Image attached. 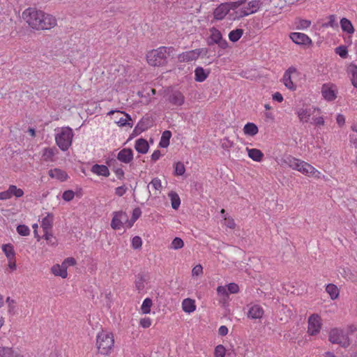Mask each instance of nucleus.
I'll list each match as a JSON object with an SVG mask.
<instances>
[{
	"mask_svg": "<svg viewBox=\"0 0 357 357\" xmlns=\"http://www.w3.org/2000/svg\"><path fill=\"white\" fill-rule=\"evenodd\" d=\"M22 17L35 30H49L56 25V20L54 16L34 8L24 10Z\"/></svg>",
	"mask_w": 357,
	"mask_h": 357,
	"instance_id": "1",
	"label": "nucleus"
},
{
	"mask_svg": "<svg viewBox=\"0 0 357 357\" xmlns=\"http://www.w3.org/2000/svg\"><path fill=\"white\" fill-rule=\"evenodd\" d=\"M175 53L176 50L173 47H160L149 52L146 54V60L151 66H160L166 64L168 57Z\"/></svg>",
	"mask_w": 357,
	"mask_h": 357,
	"instance_id": "2",
	"label": "nucleus"
},
{
	"mask_svg": "<svg viewBox=\"0 0 357 357\" xmlns=\"http://www.w3.org/2000/svg\"><path fill=\"white\" fill-rule=\"evenodd\" d=\"M74 133L68 126L59 128L55 130V142L61 151H67L72 144Z\"/></svg>",
	"mask_w": 357,
	"mask_h": 357,
	"instance_id": "3",
	"label": "nucleus"
},
{
	"mask_svg": "<svg viewBox=\"0 0 357 357\" xmlns=\"http://www.w3.org/2000/svg\"><path fill=\"white\" fill-rule=\"evenodd\" d=\"M113 334L107 331L98 333L96 337V346L98 352L102 355H108L114 347Z\"/></svg>",
	"mask_w": 357,
	"mask_h": 357,
	"instance_id": "4",
	"label": "nucleus"
},
{
	"mask_svg": "<svg viewBox=\"0 0 357 357\" xmlns=\"http://www.w3.org/2000/svg\"><path fill=\"white\" fill-rule=\"evenodd\" d=\"M301 73L293 66L289 67L284 73L282 82L284 85L291 91L296 89V82L298 80Z\"/></svg>",
	"mask_w": 357,
	"mask_h": 357,
	"instance_id": "5",
	"label": "nucleus"
},
{
	"mask_svg": "<svg viewBox=\"0 0 357 357\" xmlns=\"http://www.w3.org/2000/svg\"><path fill=\"white\" fill-rule=\"evenodd\" d=\"M329 341L333 344H337L343 347L350 344V340L347 334L340 328H333L329 333Z\"/></svg>",
	"mask_w": 357,
	"mask_h": 357,
	"instance_id": "6",
	"label": "nucleus"
},
{
	"mask_svg": "<svg viewBox=\"0 0 357 357\" xmlns=\"http://www.w3.org/2000/svg\"><path fill=\"white\" fill-rule=\"evenodd\" d=\"M322 328V319L318 314H312L308 317L307 331L309 335H318Z\"/></svg>",
	"mask_w": 357,
	"mask_h": 357,
	"instance_id": "7",
	"label": "nucleus"
},
{
	"mask_svg": "<svg viewBox=\"0 0 357 357\" xmlns=\"http://www.w3.org/2000/svg\"><path fill=\"white\" fill-rule=\"evenodd\" d=\"M207 44L210 46L216 44L224 50L228 47V43L226 40L223 39L221 32L215 27L210 29V36Z\"/></svg>",
	"mask_w": 357,
	"mask_h": 357,
	"instance_id": "8",
	"label": "nucleus"
},
{
	"mask_svg": "<svg viewBox=\"0 0 357 357\" xmlns=\"http://www.w3.org/2000/svg\"><path fill=\"white\" fill-rule=\"evenodd\" d=\"M239 5V1L220 4L213 12L214 18L218 20H222L229 10L237 9Z\"/></svg>",
	"mask_w": 357,
	"mask_h": 357,
	"instance_id": "9",
	"label": "nucleus"
},
{
	"mask_svg": "<svg viewBox=\"0 0 357 357\" xmlns=\"http://www.w3.org/2000/svg\"><path fill=\"white\" fill-rule=\"evenodd\" d=\"M321 93L323 98L328 101L331 102L335 100L337 97L338 89L337 86L331 82L325 83L322 85Z\"/></svg>",
	"mask_w": 357,
	"mask_h": 357,
	"instance_id": "10",
	"label": "nucleus"
},
{
	"mask_svg": "<svg viewBox=\"0 0 357 357\" xmlns=\"http://www.w3.org/2000/svg\"><path fill=\"white\" fill-rule=\"evenodd\" d=\"M208 50L206 48H199L193 50L183 52L178 56V60L180 62H189L197 60L200 55H206Z\"/></svg>",
	"mask_w": 357,
	"mask_h": 357,
	"instance_id": "11",
	"label": "nucleus"
},
{
	"mask_svg": "<svg viewBox=\"0 0 357 357\" xmlns=\"http://www.w3.org/2000/svg\"><path fill=\"white\" fill-rule=\"evenodd\" d=\"M317 111L319 112V109L314 107L303 105L296 110V114L300 122L305 123L310 121L311 116L314 115Z\"/></svg>",
	"mask_w": 357,
	"mask_h": 357,
	"instance_id": "12",
	"label": "nucleus"
},
{
	"mask_svg": "<svg viewBox=\"0 0 357 357\" xmlns=\"http://www.w3.org/2000/svg\"><path fill=\"white\" fill-rule=\"evenodd\" d=\"M239 8L241 17L246 16L252 14L257 11L260 6V2L257 0L249 1L248 3H241L239 2Z\"/></svg>",
	"mask_w": 357,
	"mask_h": 357,
	"instance_id": "13",
	"label": "nucleus"
},
{
	"mask_svg": "<svg viewBox=\"0 0 357 357\" xmlns=\"http://www.w3.org/2000/svg\"><path fill=\"white\" fill-rule=\"evenodd\" d=\"M297 171L307 176H312L317 178H319L321 175V173L319 171L310 164L303 160H301L300 162L298 169Z\"/></svg>",
	"mask_w": 357,
	"mask_h": 357,
	"instance_id": "14",
	"label": "nucleus"
},
{
	"mask_svg": "<svg viewBox=\"0 0 357 357\" xmlns=\"http://www.w3.org/2000/svg\"><path fill=\"white\" fill-rule=\"evenodd\" d=\"M248 312L247 316L251 319H259L264 316V311L263 307L256 303H250L247 305Z\"/></svg>",
	"mask_w": 357,
	"mask_h": 357,
	"instance_id": "15",
	"label": "nucleus"
},
{
	"mask_svg": "<svg viewBox=\"0 0 357 357\" xmlns=\"http://www.w3.org/2000/svg\"><path fill=\"white\" fill-rule=\"evenodd\" d=\"M115 113L119 114L121 115H123V116L119 117L116 121H115V123L119 126V127H123V126H129L132 127V120L131 116L125 112H121L119 110H111L107 113V115L111 116L114 114Z\"/></svg>",
	"mask_w": 357,
	"mask_h": 357,
	"instance_id": "16",
	"label": "nucleus"
},
{
	"mask_svg": "<svg viewBox=\"0 0 357 357\" xmlns=\"http://www.w3.org/2000/svg\"><path fill=\"white\" fill-rule=\"evenodd\" d=\"M128 220V215L122 211L114 212L113 218L111 222V227L113 229H121L123 225V222Z\"/></svg>",
	"mask_w": 357,
	"mask_h": 357,
	"instance_id": "17",
	"label": "nucleus"
},
{
	"mask_svg": "<svg viewBox=\"0 0 357 357\" xmlns=\"http://www.w3.org/2000/svg\"><path fill=\"white\" fill-rule=\"evenodd\" d=\"M291 40L296 44L299 45H310L312 44V40L308 36L303 33L293 32L289 35Z\"/></svg>",
	"mask_w": 357,
	"mask_h": 357,
	"instance_id": "18",
	"label": "nucleus"
},
{
	"mask_svg": "<svg viewBox=\"0 0 357 357\" xmlns=\"http://www.w3.org/2000/svg\"><path fill=\"white\" fill-rule=\"evenodd\" d=\"M152 126V120L149 117H143L135 126L132 135H137Z\"/></svg>",
	"mask_w": 357,
	"mask_h": 357,
	"instance_id": "19",
	"label": "nucleus"
},
{
	"mask_svg": "<svg viewBox=\"0 0 357 357\" xmlns=\"http://www.w3.org/2000/svg\"><path fill=\"white\" fill-rule=\"evenodd\" d=\"M117 159L121 162L128 164L133 160V151L130 149H123L118 153Z\"/></svg>",
	"mask_w": 357,
	"mask_h": 357,
	"instance_id": "20",
	"label": "nucleus"
},
{
	"mask_svg": "<svg viewBox=\"0 0 357 357\" xmlns=\"http://www.w3.org/2000/svg\"><path fill=\"white\" fill-rule=\"evenodd\" d=\"M48 174L50 177L59 181H65L68 178L67 173L59 168L52 169L49 171Z\"/></svg>",
	"mask_w": 357,
	"mask_h": 357,
	"instance_id": "21",
	"label": "nucleus"
},
{
	"mask_svg": "<svg viewBox=\"0 0 357 357\" xmlns=\"http://www.w3.org/2000/svg\"><path fill=\"white\" fill-rule=\"evenodd\" d=\"M169 101L176 106H181L185 102V97L183 93L178 91H174L169 97Z\"/></svg>",
	"mask_w": 357,
	"mask_h": 357,
	"instance_id": "22",
	"label": "nucleus"
},
{
	"mask_svg": "<svg viewBox=\"0 0 357 357\" xmlns=\"http://www.w3.org/2000/svg\"><path fill=\"white\" fill-rule=\"evenodd\" d=\"M91 171L93 174L98 176H102L107 177L109 176V170L106 165L96 164L91 168Z\"/></svg>",
	"mask_w": 357,
	"mask_h": 357,
	"instance_id": "23",
	"label": "nucleus"
},
{
	"mask_svg": "<svg viewBox=\"0 0 357 357\" xmlns=\"http://www.w3.org/2000/svg\"><path fill=\"white\" fill-rule=\"evenodd\" d=\"M340 24L343 32L347 33L349 36L352 35L354 33L355 29L351 22L347 18L342 17L340 20Z\"/></svg>",
	"mask_w": 357,
	"mask_h": 357,
	"instance_id": "24",
	"label": "nucleus"
},
{
	"mask_svg": "<svg viewBox=\"0 0 357 357\" xmlns=\"http://www.w3.org/2000/svg\"><path fill=\"white\" fill-rule=\"evenodd\" d=\"M51 272L55 276H59L61 278H66L68 276V272L64 266L61 264H54L51 268Z\"/></svg>",
	"mask_w": 357,
	"mask_h": 357,
	"instance_id": "25",
	"label": "nucleus"
},
{
	"mask_svg": "<svg viewBox=\"0 0 357 357\" xmlns=\"http://www.w3.org/2000/svg\"><path fill=\"white\" fill-rule=\"evenodd\" d=\"M149 148V146L146 139L140 138L135 141V149L138 153L145 154L148 152Z\"/></svg>",
	"mask_w": 357,
	"mask_h": 357,
	"instance_id": "26",
	"label": "nucleus"
},
{
	"mask_svg": "<svg viewBox=\"0 0 357 357\" xmlns=\"http://www.w3.org/2000/svg\"><path fill=\"white\" fill-rule=\"evenodd\" d=\"M248 157L255 162H261L264 158V153L257 149L246 148Z\"/></svg>",
	"mask_w": 357,
	"mask_h": 357,
	"instance_id": "27",
	"label": "nucleus"
},
{
	"mask_svg": "<svg viewBox=\"0 0 357 357\" xmlns=\"http://www.w3.org/2000/svg\"><path fill=\"white\" fill-rule=\"evenodd\" d=\"M54 215L52 213H47V215L42 219L41 227L43 231H51L53 226Z\"/></svg>",
	"mask_w": 357,
	"mask_h": 357,
	"instance_id": "28",
	"label": "nucleus"
},
{
	"mask_svg": "<svg viewBox=\"0 0 357 357\" xmlns=\"http://www.w3.org/2000/svg\"><path fill=\"white\" fill-rule=\"evenodd\" d=\"M182 309L186 313H192L196 310L195 302L193 299L185 298L182 301Z\"/></svg>",
	"mask_w": 357,
	"mask_h": 357,
	"instance_id": "29",
	"label": "nucleus"
},
{
	"mask_svg": "<svg viewBox=\"0 0 357 357\" xmlns=\"http://www.w3.org/2000/svg\"><path fill=\"white\" fill-rule=\"evenodd\" d=\"M209 71L204 70L202 67H197L195 70V79L197 82H202L208 76Z\"/></svg>",
	"mask_w": 357,
	"mask_h": 357,
	"instance_id": "30",
	"label": "nucleus"
},
{
	"mask_svg": "<svg viewBox=\"0 0 357 357\" xmlns=\"http://www.w3.org/2000/svg\"><path fill=\"white\" fill-rule=\"evenodd\" d=\"M347 73L350 77L352 85L357 88V66L349 65L347 68Z\"/></svg>",
	"mask_w": 357,
	"mask_h": 357,
	"instance_id": "31",
	"label": "nucleus"
},
{
	"mask_svg": "<svg viewBox=\"0 0 357 357\" xmlns=\"http://www.w3.org/2000/svg\"><path fill=\"white\" fill-rule=\"evenodd\" d=\"M243 132L245 135L253 137L258 133V127L253 123H248L243 127Z\"/></svg>",
	"mask_w": 357,
	"mask_h": 357,
	"instance_id": "32",
	"label": "nucleus"
},
{
	"mask_svg": "<svg viewBox=\"0 0 357 357\" xmlns=\"http://www.w3.org/2000/svg\"><path fill=\"white\" fill-rule=\"evenodd\" d=\"M1 250L6 255L7 259L15 258V252L14 247L10 243L3 244L1 245Z\"/></svg>",
	"mask_w": 357,
	"mask_h": 357,
	"instance_id": "33",
	"label": "nucleus"
},
{
	"mask_svg": "<svg viewBox=\"0 0 357 357\" xmlns=\"http://www.w3.org/2000/svg\"><path fill=\"white\" fill-rule=\"evenodd\" d=\"M57 151L55 148H45L43 151V158L45 161H52Z\"/></svg>",
	"mask_w": 357,
	"mask_h": 357,
	"instance_id": "34",
	"label": "nucleus"
},
{
	"mask_svg": "<svg viewBox=\"0 0 357 357\" xmlns=\"http://www.w3.org/2000/svg\"><path fill=\"white\" fill-rule=\"evenodd\" d=\"M326 291L332 300L336 299L339 296V289L337 286L333 284H328L326 287Z\"/></svg>",
	"mask_w": 357,
	"mask_h": 357,
	"instance_id": "35",
	"label": "nucleus"
},
{
	"mask_svg": "<svg viewBox=\"0 0 357 357\" xmlns=\"http://www.w3.org/2000/svg\"><path fill=\"white\" fill-rule=\"evenodd\" d=\"M172 133L169 130H165L163 132L160 142L159 146L162 148H166L169 144V139L171 138Z\"/></svg>",
	"mask_w": 357,
	"mask_h": 357,
	"instance_id": "36",
	"label": "nucleus"
},
{
	"mask_svg": "<svg viewBox=\"0 0 357 357\" xmlns=\"http://www.w3.org/2000/svg\"><path fill=\"white\" fill-rule=\"evenodd\" d=\"M146 284V279L142 275H138L135 281V287L139 293L143 291L145 289V285Z\"/></svg>",
	"mask_w": 357,
	"mask_h": 357,
	"instance_id": "37",
	"label": "nucleus"
},
{
	"mask_svg": "<svg viewBox=\"0 0 357 357\" xmlns=\"http://www.w3.org/2000/svg\"><path fill=\"white\" fill-rule=\"evenodd\" d=\"M168 196L171 199L172 207L174 209H177L181 204V199L178 195L175 192L171 191L168 194Z\"/></svg>",
	"mask_w": 357,
	"mask_h": 357,
	"instance_id": "38",
	"label": "nucleus"
},
{
	"mask_svg": "<svg viewBox=\"0 0 357 357\" xmlns=\"http://www.w3.org/2000/svg\"><path fill=\"white\" fill-rule=\"evenodd\" d=\"M301 162V160L289 156L287 158L285 162L288 165V166L294 170H298V167L300 165V162Z\"/></svg>",
	"mask_w": 357,
	"mask_h": 357,
	"instance_id": "39",
	"label": "nucleus"
},
{
	"mask_svg": "<svg viewBox=\"0 0 357 357\" xmlns=\"http://www.w3.org/2000/svg\"><path fill=\"white\" fill-rule=\"evenodd\" d=\"M243 33V31L242 29H236L235 30L230 31V33H229V39L231 42H236L241 38Z\"/></svg>",
	"mask_w": 357,
	"mask_h": 357,
	"instance_id": "40",
	"label": "nucleus"
},
{
	"mask_svg": "<svg viewBox=\"0 0 357 357\" xmlns=\"http://www.w3.org/2000/svg\"><path fill=\"white\" fill-rule=\"evenodd\" d=\"M152 300L149 298H146L144 300L141 306V311L142 314H149L151 312V307L152 306Z\"/></svg>",
	"mask_w": 357,
	"mask_h": 357,
	"instance_id": "41",
	"label": "nucleus"
},
{
	"mask_svg": "<svg viewBox=\"0 0 357 357\" xmlns=\"http://www.w3.org/2000/svg\"><path fill=\"white\" fill-rule=\"evenodd\" d=\"M43 238L47 241V243L50 245L55 246L57 245L56 238L53 236L51 231H43Z\"/></svg>",
	"mask_w": 357,
	"mask_h": 357,
	"instance_id": "42",
	"label": "nucleus"
},
{
	"mask_svg": "<svg viewBox=\"0 0 357 357\" xmlns=\"http://www.w3.org/2000/svg\"><path fill=\"white\" fill-rule=\"evenodd\" d=\"M184 246V243L181 238L176 237L171 243L170 248L173 250L181 249Z\"/></svg>",
	"mask_w": 357,
	"mask_h": 357,
	"instance_id": "43",
	"label": "nucleus"
},
{
	"mask_svg": "<svg viewBox=\"0 0 357 357\" xmlns=\"http://www.w3.org/2000/svg\"><path fill=\"white\" fill-rule=\"evenodd\" d=\"M6 303L8 304V312L10 314H15L17 312V308L15 302L13 299H11L10 297H8L6 299Z\"/></svg>",
	"mask_w": 357,
	"mask_h": 357,
	"instance_id": "44",
	"label": "nucleus"
},
{
	"mask_svg": "<svg viewBox=\"0 0 357 357\" xmlns=\"http://www.w3.org/2000/svg\"><path fill=\"white\" fill-rule=\"evenodd\" d=\"M311 25V21L308 20H299L296 22V28L300 30H305L309 28Z\"/></svg>",
	"mask_w": 357,
	"mask_h": 357,
	"instance_id": "45",
	"label": "nucleus"
},
{
	"mask_svg": "<svg viewBox=\"0 0 357 357\" xmlns=\"http://www.w3.org/2000/svg\"><path fill=\"white\" fill-rule=\"evenodd\" d=\"M12 197H15L16 198L22 197L24 195V191L21 188H18L15 185H10Z\"/></svg>",
	"mask_w": 357,
	"mask_h": 357,
	"instance_id": "46",
	"label": "nucleus"
},
{
	"mask_svg": "<svg viewBox=\"0 0 357 357\" xmlns=\"http://www.w3.org/2000/svg\"><path fill=\"white\" fill-rule=\"evenodd\" d=\"M185 168L181 162H177L174 166V173L177 176H182L185 174Z\"/></svg>",
	"mask_w": 357,
	"mask_h": 357,
	"instance_id": "47",
	"label": "nucleus"
},
{
	"mask_svg": "<svg viewBox=\"0 0 357 357\" xmlns=\"http://www.w3.org/2000/svg\"><path fill=\"white\" fill-rule=\"evenodd\" d=\"M14 351L8 347H0V357H13Z\"/></svg>",
	"mask_w": 357,
	"mask_h": 357,
	"instance_id": "48",
	"label": "nucleus"
},
{
	"mask_svg": "<svg viewBox=\"0 0 357 357\" xmlns=\"http://www.w3.org/2000/svg\"><path fill=\"white\" fill-rule=\"evenodd\" d=\"M226 354V349L222 344L218 345L215 348L214 356L215 357H225Z\"/></svg>",
	"mask_w": 357,
	"mask_h": 357,
	"instance_id": "49",
	"label": "nucleus"
},
{
	"mask_svg": "<svg viewBox=\"0 0 357 357\" xmlns=\"http://www.w3.org/2000/svg\"><path fill=\"white\" fill-rule=\"evenodd\" d=\"M17 231L20 235L23 236H26L29 235V234H30L29 228L24 225H20L17 226Z\"/></svg>",
	"mask_w": 357,
	"mask_h": 357,
	"instance_id": "50",
	"label": "nucleus"
},
{
	"mask_svg": "<svg viewBox=\"0 0 357 357\" xmlns=\"http://www.w3.org/2000/svg\"><path fill=\"white\" fill-rule=\"evenodd\" d=\"M328 22L324 24V26L326 27H332V28H334V27H336L337 26V18H336V16L335 15H331L328 17Z\"/></svg>",
	"mask_w": 357,
	"mask_h": 357,
	"instance_id": "51",
	"label": "nucleus"
},
{
	"mask_svg": "<svg viewBox=\"0 0 357 357\" xmlns=\"http://www.w3.org/2000/svg\"><path fill=\"white\" fill-rule=\"evenodd\" d=\"M149 185H151L152 188L156 191H160L162 188V183L160 179L158 178H154L149 183Z\"/></svg>",
	"mask_w": 357,
	"mask_h": 357,
	"instance_id": "52",
	"label": "nucleus"
},
{
	"mask_svg": "<svg viewBox=\"0 0 357 357\" xmlns=\"http://www.w3.org/2000/svg\"><path fill=\"white\" fill-rule=\"evenodd\" d=\"M217 293L220 296L224 298H227L229 294L227 286H218L217 287Z\"/></svg>",
	"mask_w": 357,
	"mask_h": 357,
	"instance_id": "53",
	"label": "nucleus"
},
{
	"mask_svg": "<svg viewBox=\"0 0 357 357\" xmlns=\"http://www.w3.org/2000/svg\"><path fill=\"white\" fill-rule=\"evenodd\" d=\"M141 210L139 208H136L133 210L132 214V219L130 222H129L128 227H131L133 225V223L139 218L141 215Z\"/></svg>",
	"mask_w": 357,
	"mask_h": 357,
	"instance_id": "54",
	"label": "nucleus"
},
{
	"mask_svg": "<svg viewBox=\"0 0 357 357\" xmlns=\"http://www.w3.org/2000/svg\"><path fill=\"white\" fill-rule=\"evenodd\" d=\"M335 53L342 58H346L348 51L346 47L342 45L335 48Z\"/></svg>",
	"mask_w": 357,
	"mask_h": 357,
	"instance_id": "55",
	"label": "nucleus"
},
{
	"mask_svg": "<svg viewBox=\"0 0 357 357\" xmlns=\"http://www.w3.org/2000/svg\"><path fill=\"white\" fill-rule=\"evenodd\" d=\"M142 241L139 236H135L132 239V246L134 249H139L142 247Z\"/></svg>",
	"mask_w": 357,
	"mask_h": 357,
	"instance_id": "56",
	"label": "nucleus"
},
{
	"mask_svg": "<svg viewBox=\"0 0 357 357\" xmlns=\"http://www.w3.org/2000/svg\"><path fill=\"white\" fill-rule=\"evenodd\" d=\"M76 260L73 257H68L63 260V261L61 263L64 267L67 269L69 266H73L76 264Z\"/></svg>",
	"mask_w": 357,
	"mask_h": 357,
	"instance_id": "57",
	"label": "nucleus"
},
{
	"mask_svg": "<svg viewBox=\"0 0 357 357\" xmlns=\"http://www.w3.org/2000/svg\"><path fill=\"white\" fill-rule=\"evenodd\" d=\"M226 286L229 294H236L239 291L238 285L236 283L231 282Z\"/></svg>",
	"mask_w": 357,
	"mask_h": 357,
	"instance_id": "58",
	"label": "nucleus"
},
{
	"mask_svg": "<svg viewBox=\"0 0 357 357\" xmlns=\"http://www.w3.org/2000/svg\"><path fill=\"white\" fill-rule=\"evenodd\" d=\"M75 197V192L73 190H66L62 195V198L66 201H71Z\"/></svg>",
	"mask_w": 357,
	"mask_h": 357,
	"instance_id": "59",
	"label": "nucleus"
},
{
	"mask_svg": "<svg viewBox=\"0 0 357 357\" xmlns=\"http://www.w3.org/2000/svg\"><path fill=\"white\" fill-rule=\"evenodd\" d=\"M152 321L149 317H144L140 319L139 325L144 328H147L151 326Z\"/></svg>",
	"mask_w": 357,
	"mask_h": 357,
	"instance_id": "60",
	"label": "nucleus"
},
{
	"mask_svg": "<svg viewBox=\"0 0 357 357\" xmlns=\"http://www.w3.org/2000/svg\"><path fill=\"white\" fill-rule=\"evenodd\" d=\"M12 197L11 190L10 186L8 190L0 192V200H7Z\"/></svg>",
	"mask_w": 357,
	"mask_h": 357,
	"instance_id": "61",
	"label": "nucleus"
},
{
	"mask_svg": "<svg viewBox=\"0 0 357 357\" xmlns=\"http://www.w3.org/2000/svg\"><path fill=\"white\" fill-rule=\"evenodd\" d=\"M203 273V268L202 265H196L192 270V276H198L202 275Z\"/></svg>",
	"mask_w": 357,
	"mask_h": 357,
	"instance_id": "62",
	"label": "nucleus"
},
{
	"mask_svg": "<svg viewBox=\"0 0 357 357\" xmlns=\"http://www.w3.org/2000/svg\"><path fill=\"white\" fill-rule=\"evenodd\" d=\"M312 120V123L315 126H323L324 124V119L323 116H313Z\"/></svg>",
	"mask_w": 357,
	"mask_h": 357,
	"instance_id": "63",
	"label": "nucleus"
},
{
	"mask_svg": "<svg viewBox=\"0 0 357 357\" xmlns=\"http://www.w3.org/2000/svg\"><path fill=\"white\" fill-rule=\"evenodd\" d=\"M126 187L125 185H122L116 188L115 193L119 197H121L126 192Z\"/></svg>",
	"mask_w": 357,
	"mask_h": 357,
	"instance_id": "64",
	"label": "nucleus"
}]
</instances>
